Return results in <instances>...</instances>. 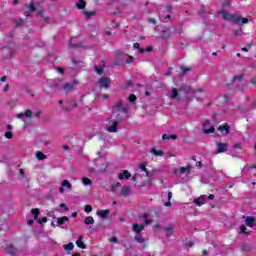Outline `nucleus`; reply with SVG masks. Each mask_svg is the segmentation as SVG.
<instances>
[{
  "label": "nucleus",
  "instance_id": "f257e3e1",
  "mask_svg": "<svg viewBox=\"0 0 256 256\" xmlns=\"http://www.w3.org/2000/svg\"><path fill=\"white\" fill-rule=\"evenodd\" d=\"M128 113L129 104H123V101L117 102L112 108V116L106 120V131L108 133H117L119 122L127 119Z\"/></svg>",
  "mask_w": 256,
  "mask_h": 256
},
{
  "label": "nucleus",
  "instance_id": "f03ea898",
  "mask_svg": "<svg viewBox=\"0 0 256 256\" xmlns=\"http://www.w3.org/2000/svg\"><path fill=\"white\" fill-rule=\"evenodd\" d=\"M218 15H221L222 19H224V21H229L230 23H236V24L242 23L243 25L249 23L248 18H241L240 16H236L235 14H230L225 9L218 12Z\"/></svg>",
  "mask_w": 256,
  "mask_h": 256
},
{
  "label": "nucleus",
  "instance_id": "7ed1b4c3",
  "mask_svg": "<svg viewBox=\"0 0 256 256\" xmlns=\"http://www.w3.org/2000/svg\"><path fill=\"white\" fill-rule=\"evenodd\" d=\"M191 169H193L191 164H187L186 167L176 168L174 173L177 177H180L182 183H187V181H189V174L191 173Z\"/></svg>",
  "mask_w": 256,
  "mask_h": 256
},
{
  "label": "nucleus",
  "instance_id": "20e7f679",
  "mask_svg": "<svg viewBox=\"0 0 256 256\" xmlns=\"http://www.w3.org/2000/svg\"><path fill=\"white\" fill-rule=\"evenodd\" d=\"M41 3H43V0H40V1L31 0L30 5L28 6L29 12L24 13L25 17H29L31 15V13H35L37 7H39L41 5Z\"/></svg>",
  "mask_w": 256,
  "mask_h": 256
},
{
  "label": "nucleus",
  "instance_id": "39448f33",
  "mask_svg": "<svg viewBox=\"0 0 256 256\" xmlns=\"http://www.w3.org/2000/svg\"><path fill=\"white\" fill-rule=\"evenodd\" d=\"M202 130L206 135H209V133H213V131H215V127H213V124H211L209 120H206L203 123Z\"/></svg>",
  "mask_w": 256,
  "mask_h": 256
},
{
  "label": "nucleus",
  "instance_id": "423d86ee",
  "mask_svg": "<svg viewBox=\"0 0 256 256\" xmlns=\"http://www.w3.org/2000/svg\"><path fill=\"white\" fill-rule=\"evenodd\" d=\"M69 47H71L72 49H75L77 47H82L83 49H87V47L83 46V42H80L79 38L77 37L71 38L69 42Z\"/></svg>",
  "mask_w": 256,
  "mask_h": 256
},
{
  "label": "nucleus",
  "instance_id": "0eeeda50",
  "mask_svg": "<svg viewBox=\"0 0 256 256\" xmlns=\"http://www.w3.org/2000/svg\"><path fill=\"white\" fill-rule=\"evenodd\" d=\"M98 84L101 89H109V85H111V79L108 77H102L99 79Z\"/></svg>",
  "mask_w": 256,
  "mask_h": 256
},
{
  "label": "nucleus",
  "instance_id": "6e6552de",
  "mask_svg": "<svg viewBox=\"0 0 256 256\" xmlns=\"http://www.w3.org/2000/svg\"><path fill=\"white\" fill-rule=\"evenodd\" d=\"M73 189V186L71 185V182L69 180H64L61 183V187L59 188L60 193H65V191H71Z\"/></svg>",
  "mask_w": 256,
  "mask_h": 256
},
{
  "label": "nucleus",
  "instance_id": "1a4fd4ad",
  "mask_svg": "<svg viewBox=\"0 0 256 256\" xmlns=\"http://www.w3.org/2000/svg\"><path fill=\"white\" fill-rule=\"evenodd\" d=\"M118 179L120 181H127V180L131 179V173H129L128 170H123L122 172H120L118 174Z\"/></svg>",
  "mask_w": 256,
  "mask_h": 256
},
{
  "label": "nucleus",
  "instance_id": "9d476101",
  "mask_svg": "<svg viewBox=\"0 0 256 256\" xmlns=\"http://www.w3.org/2000/svg\"><path fill=\"white\" fill-rule=\"evenodd\" d=\"M206 201H207V195H202V196L196 198L194 200V203H195V205H197V207H201V205H205Z\"/></svg>",
  "mask_w": 256,
  "mask_h": 256
},
{
  "label": "nucleus",
  "instance_id": "9b49d317",
  "mask_svg": "<svg viewBox=\"0 0 256 256\" xmlns=\"http://www.w3.org/2000/svg\"><path fill=\"white\" fill-rule=\"evenodd\" d=\"M216 147H217V153H224V151H227L226 143L217 142Z\"/></svg>",
  "mask_w": 256,
  "mask_h": 256
},
{
  "label": "nucleus",
  "instance_id": "f8f14e48",
  "mask_svg": "<svg viewBox=\"0 0 256 256\" xmlns=\"http://www.w3.org/2000/svg\"><path fill=\"white\" fill-rule=\"evenodd\" d=\"M129 193H131V188L129 186H123L120 191L121 197H127L129 196Z\"/></svg>",
  "mask_w": 256,
  "mask_h": 256
},
{
  "label": "nucleus",
  "instance_id": "ddd939ff",
  "mask_svg": "<svg viewBox=\"0 0 256 256\" xmlns=\"http://www.w3.org/2000/svg\"><path fill=\"white\" fill-rule=\"evenodd\" d=\"M229 129L230 127L227 124L218 127V131H220L222 135H227L229 133Z\"/></svg>",
  "mask_w": 256,
  "mask_h": 256
},
{
  "label": "nucleus",
  "instance_id": "4468645a",
  "mask_svg": "<svg viewBox=\"0 0 256 256\" xmlns=\"http://www.w3.org/2000/svg\"><path fill=\"white\" fill-rule=\"evenodd\" d=\"M245 221H246L247 227H254L255 226V217L248 216V217H246Z\"/></svg>",
  "mask_w": 256,
  "mask_h": 256
},
{
  "label": "nucleus",
  "instance_id": "2eb2a0df",
  "mask_svg": "<svg viewBox=\"0 0 256 256\" xmlns=\"http://www.w3.org/2000/svg\"><path fill=\"white\" fill-rule=\"evenodd\" d=\"M143 229H145V225L143 224H133V231L134 233H141V231H143Z\"/></svg>",
  "mask_w": 256,
  "mask_h": 256
},
{
  "label": "nucleus",
  "instance_id": "dca6fc26",
  "mask_svg": "<svg viewBox=\"0 0 256 256\" xmlns=\"http://www.w3.org/2000/svg\"><path fill=\"white\" fill-rule=\"evenodd\" d=\"M31 115H33V112L31 110H26L25 113H19L16 115V117L18 119H23V117L29 118V117H31Z\"/></svg>",
  "mask_w": 256,
  "mask_h": 256
},
{
  "label": "nucleus",
  "instance_id": "f3484780",
  "mask_svg": "<svg viewBox=\"0 0 256 256\" xmlns=\"http://www.w3.org/2000/svg\"><path fill=\"white\" fill-rule=\"evenodd\" d=\"M76 245L77 247H79L80 249H87V246L85 245V243H83V236H79L77 241H76Z\"/></svg>",
  "mask_w": 256,
  "mask_h": 256
},
{
  "label": "nucleus",
  "instance_id": "a211bd4d",
  "mask_svg": "<svg viewBox=\"0 0 256 256\" xmlns=\"http://www.w3.org/2000/svg\"><path fill=\"white\" fill-rule=\"evenodd\" d=\"M6 251L9 255L15 256L17 253V248H15L13 245H10L6 248Z\"/></svg>",
  "mask_w": 256,
  "mask_h": 256
},
{
  "label": "nucleus",
  "instance_id": "6ab92c4d",
  "mask_svg": "<svg viewBox=\"0 0 256 256\" xmlns=\"http://www.w3.org/2000/svg\"><path fill=\"white\" fill-rule=\"evenodd\" d=\"M96 215H98V217H101L102 219L107 218V215H109V210H98L96 212Z\"/></svg>",
  "mask_w": 256,
  "mask_h": 256
},
{
  "label": "nucleus",
  "instance_id": "aec40b11",
  "mask_svg": "<svg viewBox=\"0 0 256 256\" xmlns=\"http://www.w3.org/2000/svg\"><path fill=\"white\" fill-rule=\"evenodd\" d=\"M150 153H152V155H155L156 157H163V155L165 154L163 150H156L155 148H151Z\"/></svg>",
  "mask_w": 256,
  "mask_h": 256
},
{
  "label": "nucleus",
  "instance_id": "412c9836",
  "mask_svg": "<svg viewBox=\"0 0 256 256\" xmlns=\"http://www.w3.org/2000/svg\"><path fill=\"white\" fill-rule=\"evenodd\" d=\"M63 89H64V91H66V93L69 91H73V89H75V84L66 83V84H64Z\"/></svg>",
  "mask_w": 256,
  "mask_h": 256
},
{
  "label": "nucleus",
  "instance_id": "4be33fe9",
  "mask_svg": "<svg viewBox=\"0 0 256 256\" xmlns=\"http://www.w3.org/2000/svg\"><path fill=\"white\" fill-rule=\"evenodd\" d=\"M119 187H121V184L119 182L113 183L111 185L110 191H112V193H117V191H119Z\"/></svg>",
  "mask_w": 256,
  "mask_h": 256
},
{
  "label": "nucleus",
  "instance_id": "5701e85b",
  "mask_svg": "<svg viewBox=\"0 0 256 256\" xmlns=\"http://www.w3.org/2000/svg\"><path fill=\"white\" fill-rule=\"evenodd\" d=\"M84 223L85 225H93V223H95V219L93 216H88L85 218Z\"/></svg>",
  "mask_w": 256,
  "mask_h": 256
},
{
  "label": "nucleus",
  "instance_id": "b1692460",
  "mask_svg": "<svg viewBox=\"0 0 256 256\" xmlns=\"http://www.w3.org/2000/svg\"><path fill=\"white\" fill-rule=\"evenodd\" d=\"M135 241H137V243H145V238H143V235H141V233H137L135 235Z\"/></svg>",
  "mask_w": 256,
  "mask_h": 256
},
{
  "label": "nucleus",
  "instance_id": "393cba45",
  "mask_svg": "<svg viewBox=\"0 0 256 256\" xmlns=\"http://www.w3.org/2000/svg\"><path fill=\"white\" fill-rule=\"evenodd\" d=\"M67 221H69V217L67 216H63L57 219L58 225H64Z\"/></svg>",
  "mask_w": 256,
  "mask_h": 256
},
{
  "label": "nucleus",
  "instance_id": "a878e982",
  "mask_svg": "<svg viewBox=\"0 0 256 256\" xmlns=\"http://www.w3.org/2000/svg\"><path fill=\"white\" fill-rule=\"evenodd\" d=\"M36 159H38L39 161H43V159H47V156L45 154H43V152H36Z\"/></svg>",
  "mask_w": 256,
  "mask_h": 256
},
{
  "label": "nucleus",
  "instance_id": "bb28decb",
  "mask_svg": "<svg viewBox=\"0 0 256 256\" xmlns=\"http://www.w3.org/2000/svg\"><path fill=\"white\" fill-rule=\"evenodd\" d=\"M166 231V236L171 237L173 235V226L169 225L168 227L165 228Z\"/></svg>",
  "mask_w": 256,
  "mask_h": 256
},
{
  "label": "nucleus",
  "instance_id": "cd10ccee",
  "mask_svg": "<svg viewBox=\"0 0 256 256\" xmlns=\"http://www.w3.org/2000/svg\"><path fill=\"white\" fill-rule=\"evenodd\" d=\"M64 249L65 251H73V249H75V245L73 244V242H70L67 245H64Z\"/></svg>",
  "mask_w": 256,
  "mask_h": 256
},
{
  "label": "nucleus",
  "instance_id": "c85d7f7f",
  "mask_svg": "<svg viewBox=\"0 0 256 256\" xmlns=\"http://www.w3.org/2000/svg\"><path fill=\"white\" fill-rule=\"evenodd\" d=\"M236 81H238V83H241V81H243V74L234 76V78L232 79V83H236Z\"/></svg>",
  "mask_w": 256,
  "mask_h": 256
},
{
  "label": "nucleus",
  "instance_id": "c756f323",
  "mask_svg": "<svg viewBox=\"0 0 256 256\" xmlns=\"http://www.w3.org/2000/svg\"><path fill=\"white\" fill-rule=\"evenodd\" d=\"M85 5H86V3L84 0H79V2L76 4V7L78 9H85Z\"/></svg>",
  "mask_w": 256,
  "mask_h": 256
},
{
  "label": "nucleus",
  "instance_id": "7c9ffc66",
  "mask_svg": "<svg viewBox=\"0 0 256 256\" xmlns=\"http://www.w3.org/2000/svg\"><path fill=\"white\" fill-rule=\"evenodd\" d=\"M177 97H179V93L177 92V88H173L172 93H171V99H177Z\"/></svg>",
  "mask_w": 256,
  "mask_h": 256
},
{
  "label": "nucleus",
  "instance_id": "2f4dec72",
  "mask_svg": "<svg viewBox=\"0 0 256 256\" xmlns=\"http://www.w3.org/2000/svg\"><path fill=\"white\" fill-rule=\"evenodd\" d=\"M148 217L149 216L147 214L142 215L145 225H151V220Z\"/></svg>",
  "mask_w": 256,
  "mask_h": 256
},
{
  "label": "nucleus",
  "instance_id": "473e14b6",
  "mask_svg": "<svg viewBox=\"0 0 256 256\" xmlns=\"http://www.w3.org/2000/svg\"><path fill=\"white\" fill-rule=\"evenodd\" d=\"M94 71L97 73V75H103V67L94 66Z\"/></svg>",
  "mask_w": 256,
  "mask_h": 256
},
{
  "label": "nucleus",
  "instance_id": "72a5a7b5",
  "mask_svg": "<svg viewBox=\"0 0 256 256\" xmlns=\"http://www.w3.org/2000/svg\"><path fill=\"white\" fill-rule=\"evenodd\" d=\"M38 15H40V17L43 18V20L45 21V23H49V17L43 16V10H39L37 12Z\"/></svg>",
  "mask_w": 256,
  "mask_h": 256
},
{
  "label": "nucleus",
  "instance_id": "f704fd0d",
  "mask_svg": "<svg viewBox=\"0 0 256 256\" xmlns=\"http://www.w3.org/2000/svg\"><path fill=\"white\" fill-rule=\"evenodd\" d=\"M31 213L32 215H34V219L37 220V218L39 217V209H32Z\"/></svg>",
  "mask_w": 256,
  "mask_h": 256
},
{
  "label": "nucleus",
  "instance_id": "c9c22d12",
  "mask_svg": "<svg viewBox=\"0 0 256 256\" xmlns=\"http://www.w3.org/2000/svg\"><path fill=\"white\" fill-rule=\"evenodd\" d=\"M128 101H130V103H135V101H137V96L134 94L129 95Z\"/></svg>",
  "mask_w": 256,
  "mask_h": 256
},
{
  "label": "nucleus",
  "instance_id": "e433bc0d",
  "mask_svg": "<svg viewBox=\"0 0 256 256\" xmlns=\"http://www.w3.org/2000/svg\"><path fill=\"white\" fill-rule=\"evenodd\" d=\"M82 183L83 185L87 186V185H91V179L85 177L82 179Z\"/></svg>",
  "mask_w": 256,
  "mask_h": 256
},
{
  "label": "nucleus",
  "instance_id": "4c0bfd02",
  "mask_svg": "<svg viewBox=\"0 0 256 256\" xmlns=\"http://www.w3.org/2000/svg\"><path fill=\"white\" fill-rule=\"evenodd\" d=\"M84 15L87 17V19H89L90 17H93V15H95V11H85Z\"/></svg>",
  "mask_w": 256,
  "mask_h": 256
},
{
  "label": "nucleus",
  "instance_id": "58836bf2",
  "mask_svg": "<svg viewBox=\"0 0 256 256\" xmlns=\"http://www.w3.org/2000/svg\"><path fill=\"white\" fill-rule=\"evenodd\" d=\"M84 211L85 213H91L93 211V207H91V205H86L84 207Z\"/></svg>",
  "mask_w": 256,
  "mask_h": 256
},
{
  "label": "nucleus",
  "instance_id": "ea45409f",
  "mask_svg": "<svg viewBox=\"0 0 256 256\" xmlns=\"http://www.w3.org/2000/svg\"><path fill=\"white\" fill-rule=\"evenodd\" d=\"M170 18H171L170 14H166V15L160 14L161 21H165L166 19H170Z\"/></svg>",
  "mask_w": 256,
  "mask_h": 256
},
{
  "label": "nucleus",
  "instance_id": "a19ab883",
  "mask_svg": "<svg viewBox=\"0 0 256 256\" xmlns=\"http://www.w3.org/2000/svg\"><path fill=\"white\" fill-rule=\"evenodd\" d=\"M231 6V0H224L222 7L225 9V7H230Z\"/></svg>",
  "mask_w": 256,
  "mask_h": 256
},
{
  "label": "nucleus",
  "instance_id": "79ce46f5",
  "mask_svg": "<svg viewBox=\"0 0 256 256\" xmlns=\"http://www.w3.org/2000/svg\"><path fill=\"white\" fill-rule=\"evenodd\" d=\"M72 63L77 65V63H83V58H73Z\"/></svg>",
  "mask_w": 256,
  "mask_h": 256
},
{
  "label": "nucleus",
  "instance_id": "37998d69",
  "mask_svg": "<svg viewBox=\"0 0 256 256\" xmlns=\"http://www.w3.org/2000/svg\"><path fill=\"white\" fill-rule=\"evenodd\" d=\"M193 161H196V167L201 168L203 167V163L201 161H197V158L195 156L192 157Z\"/></svg>",
  "mask_w": 256,
  "mask_h": 256
},
{
  "label": "nucleus",
  "instance_id": "c03bdc74",
  "mask_svg": "<svg viewBox=\"0 0 256 256\" xmlns=\"http://www.w3.org/2000/svg\"><path fill=\"white\" fill-rule=\"evenodd\" d=\"M185 93H195V91H193V88L191 86H186L184 88Z\"/></svg>",
  "mask_w": 256,
  "mask_h": 256
},
{
  "label": "nucleus",
  "instance_id": "a18cd8bd",
  "mask_svg": "<svg viewBox=\"0 0 256 256\" xmlns=\"http://www.w3.org/2000/svg\"><path fill=\"white\" fill-rule=\"evenodd\" d=\"M37 223L41 225L42 223H47V217H43L42 219H37Z\"/></svg>",
  "mask_w": 256,
  "mask_h": 256
},
{
  "label": "nucleus",
  "instance_id": "49530a36",
  "mask_svg": "<svg viewBox=\"0 0 256 256\" xmlns=\"http://www.w3.org/2000/svg\"><path fill=\"white\" fill-rule=\"evenodd\" d=\"M25 23V21L23 20V19H18V20H16V25L18 26V27H21V25H23Z\"/></svg>",
  "mask_w": 256,
  "mask_h": 256
},
{
  "label": "nucleus",
  "instance_id": "de8ad7c7",
  "mask_svg": "<svg viewBox=\"0 0 256 256\" xmlns=\"http://www.w3.org/2000/svg\"><path fill=\"white\" fill-rule=\"evenodd\" d=\"M5 137L6 139H12L13 138V133L12 132H5Z\"/></svg>",
  "mask_w": 256,
  "mask_h": 256
},
{
  "label": "nucleus",
  "instance_id": "09e8293b",
  "mask_svg": "<svg viewBox=\"0 0 256 256\" xmlns=\"http://www.w3.org/2000/svg\"><path fill=\"white\" fill-rule=\"evenodd\" d=\"M219 99H223L224 103H228L229 102V96L226 94L222 97H219Z\"/></svg>",
  "mask_w": 256,
  "mask_h": 256
},
{
  "label": "nucleus",
  "instance_id": "8fccbe9b",
  "mask_svg": "<svg viewBox=\"0 0 256 256\" xmlns=\"http://www.w3.org/2000/svg\"><path fill=\"white\" fill-rule=\"evenodd\" d=\"M240 233H247V227L245 225L240 226Z\"/></svg>",
  "mask_w": 256,
  "mask_h": 256
},
{
  "label": "nucleus",
  "instance_id": "3c124183",
  "mask_svg": "<svg viewBox=\"0 0 256 256\" xmlns=\"http://www.w3.org/2000/svg\"><path fill=\"white\" fill-rule=\"evenodd\" d=\"M60 207L64 209V211H69V207H67V204L65 203L60 204Z\"/></svg>",
  "mask_w": 256,
  "mask_h": 256
},
{
  "label": "nucleus",
  "instance_id": "603ef678",
  "mask_svg": "<svg viewBox=\"0 0 256 256\" xmlns=\"http://www.w3.org/2000/svg\"><path fill=\"white\" fill-rule=\"evenodd\" d=\"M162 139H163L164 141H169V139H171V138H170V135H168V134H163Z\"/></svg>",
  "mask_w": 256,
  "mask_h": 256
},
{
  "label": "nucleus",
  "instance_id": "864d4df0",
  "mask_svg": "<svg viewBox=\"0 0 256 256\" xmlns=\"http://www.w3.org/2000/svg\"><path fill=\"white\" fill-rule=\"evenodd\" d=\"M110 243H118L117 237L113 236L112 238H110Z\"/></svg>",
  "mask_w": 256,
  "mask_h": 256
},
{
  "label": "nucleus",
  "instance_id": "5fc2aeb1",
  "mask_svg": "<svg viewBox=\"0 0 256 256\" xmlns=\"http://www.w3.org/2000/svg\"><path fill=\"white\" fill-rule=\"evenodd\" d=\"M126 63H133V56H128L126 59Z\"/></svg>",
  "mask_w": 256,
  "mask_h": 256
},
{
  "label": "nucleus",
  "instance_id": "6e6d98bb",
  "mask_svg": "<svg viewBox=\"0 0 256 256\" xmlns=\"http://www.w3.org/2000/svg\"><path fill=\"white\" fill-rule=\"evenodd\" d=\"M140 169L141 171H147V167L145 166V164H140Z\"/></svg>",
  "mask_w": 256,
  "mask_h": 256
},
{
  "label": "nucleus",
  "instance_id": "4d7b16f0",
  "mask_svg": "<svg viewBox=\"0 0 256 256\" xmlns=\"http://www.w3.org/2000/svg\"><path fill=\"white\" fill-rule=\"evenodd\" d=\"M173 199V192H168V201H171Z\"/></svg>",
  "mask_w": 256,
  "mask_h": 256
},
{
  "label": "nucleus",
  "instance_id": "13d9d810",
  "mask_svg": "<svg viewBox=\"0 0 256 256\" xmlns=\"http://www.w3.org/2000/svg\"><path fill=\"white\" fill-rule=\"evenodd\" d=\"M165 207H171V200H168L167 202L164 203Z\"/></svg>",
  "mask_w": 256,
  "mask_h": 256
},
{
  "label": "nucleus",
  "instance_id": "bf43d9fd",
  "mask_svg": "<svg viewBox=\"0 0 256 256\" xmlns=\"http://www.w3.org/2000/svg\"><path fill=\"white\" fill-rule=\"evenodd\" d=\"M181 71L183 73H187V71H189V68H185V67L181 66Z\"/></svg>",
  "mask_w": 256,
  "mask_h": 256
},
{
  "label": "nucleus",
  "instance_id": "052dcab7",
  "mask_svg": "<svg viewBox=\"0 0 256 256\" xmlns=\"http://www.w3.org/2000/svg\"><path fill=\"white\" fill-rule=\"evenodd\" d=\"M165 9H166L167 13H171V5L166 6Z\"/></svg>",
  "mask_w": 256,
  "mask_h": 256
},
{
  "label": "nucleus",
  "instance_id": "680f3d73",
  "mask_svg": "<svg viewBox=\"0 0 256 256\" xmlns=\"http://www.w3.org/2000/svg\"><path fill=\"white\" fill-rule=\"evenodd\" d=\"M241 33H243V30H236L235 31V35H241Z\"/></svg>",
  "mask_w": 256,
  "mask_h": 256
},
{
  "label": "nucleus",
  "instance_id": "e2e57ef3",
  "mask_svg": "<svg viewBox=\"0 0 256 256\" xmlns=\"http://www.w3.org/2000/svg\"><path fill=\"white\" fill-rule=\"evenodd\" d=\"M207 199L213 200V199H215V195L210 194V195L207 197Z\"/></svg>",
  "mask_w": 256,
  "mask_h": 256
},
{
  "label": "nucleus",
  "instance_id": "0e129e2a",
  "mask_svg": "<svg viewBox=\"0 0 256 256\" xmlns=\"http://www.w3.org/2000/svg\"><path fill=\"white\" fill-rule=\"evenodd\" d=\"M133 47H134V49H139L140 45H139V43H134Z\"/></svg>",
  "mask_w": 256,
  "mask_h": 256
},
{
  "label": "nucleus",
  "instance_id": "69168bd1",
  "mask_svg": "<svg viewBox=\"0 0 256 256\" xmlns=\"http://www.w3.org/2000/svg\"><path fill=\"white\" fill-rule=\"evenodd\" d=\"M170 139L175 140V139H177V136H176L175 134H171V135H170Z\"/></svg>",
  "mask_w": 256,
  "mask_h": 256
},
{
  "label": "nucleus",
  "instance_id": "338daca9",
  "mask_svg": "<svg viewBox=\"0 0 256 256\" xmlns=\"http://www.w3.org/2000/svg\"><path fill=\"white\" fill-rule=\"evenodd\" d=\"M144 172L146 173V177H151V173L148 170H146Z\"/></svg>",
  "mask_w": 256,
  "mask_h": 256
},
{
  "label": "nucleus",
  "instance_id": "774afa93",
  "mask_svg": "<svg viewBox=\"0 0 256 256\" xmlns=\"http://www.w3.org/2000/svg\"><path fill=\"white\" fill-rule=\"evenodd\" d=\"M33 223H35L34 220H29V221H28V225H30V226L33 225Z\"/></svg>",
  "mask_w": 256,
  "mask_h": 256
}]
</instances>
